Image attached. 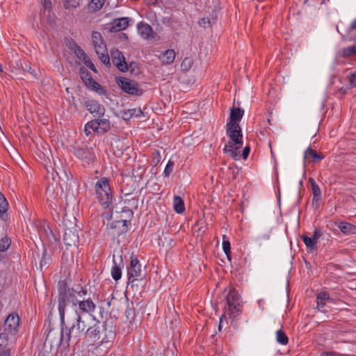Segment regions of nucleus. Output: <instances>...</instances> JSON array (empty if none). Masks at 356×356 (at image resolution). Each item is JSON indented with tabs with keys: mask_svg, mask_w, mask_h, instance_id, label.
I'll list each match as a JSON object with an SVG mask.
<instances>
[{
	"mask_svg": "<svg viewBox=\"0 0 356 356\" xmlns=\"http://www.w3.org/2000/svg\"><path fill=\"white\" fill-rule=\"evenodd\" d=\"M87 294V289L79 285L73 288H67L66 285L60 287L58 302L59 317L62 324L64 323L66 307L70 305L72 309L70 314L93 316L96 305L90 298H86Z\"/></svg>",
	"mask_w": 356,
	"mask_h": 356,
	"instance_id": "f257e3e1",
	"label": "nucleus"
},
{
	"mask_svg": "<svg viewBox=\"0 0 356 356\" xmlns=\"http://www.w3.org/2000/svg\"><path fill=\"white\" fill-rule=\"evenodd\" d=\"M94 316H76L67 314V325L64 320L63 324L60 321V345L68 346L70 340L72 339L76 341H79L83 337L87 332L92 320Z\"/></svg>",
	"mask_w": 356,
	"mask_h": 356,
	"instance_id": "f03ea898",
	"label": "nucleus"
},
{
	"mask_svg": "<svg viewBox=\"0 0 356 356\" xmlns=\"http://www.w3.org/2000/svg\"><path fill=\"white\" fill-rule=\"evenodd\" d=\"M87 330L83 337L92 342L99 341L101 343H107L115 337V330L111 324L107 322L102 323L95 317Z\"/></svg>",
	"mask_w": 356,
	"mask_h": 356,
	"instance_id": "7ed1b4c3",
	"label": "nucleus"
},
{
	"mask_svg": "<svg viewBox=\"0 0 356 356\" xmlns=\"http://www.w3.org/2000/svg\"><path fill=\"white\" fill-rule=\"evenodd\" d=\"M226 134L229 141L225 145L223 152L229 155L235 160L238 159L237 151L243 145L242 130L238 123L227 122L226 124Z\"/></svg>",
	"mask_w": 356,
	"mask_h": 356,
	"instance_id": "20e7f679",
	"label": "nucleus"
},
{
	"mask_svg": "<svg viewBox=\"0 0 356 356\" xmlns=\"http://www.w3.org/2000/svg\"><path fill=\"white\" fill-rule=\"evenodd\" d=\"M97 198L103 208H107L111 204L113 196L109 186V181L106 177H102L95 184Z\"/></svg>",
	"mask_w": 356,
	"mask_h": 356,
	"instance_id": "39448f33",
	"label": "nucleus"
},
{
	"mask_svg": "<svg viewBox=\"0 0 356 356\" xmlns=\"http://www.w3.org/2000/svg\"><path fill=\"white\" fill-rule=\"evenodd\" d=\"M241 300L238 291L234 289H231L226 296V306L225 314L229 318H235L241 312Z\"/></svg>",
	"mask_w": 356,
	"mask_h": 356,
	"instance_id": "423d86ee",
	"label": "nucleus"
},
{
	"mask_svg": "<svg viewBox=\"0 0 356 356\" xmlns=\"http://www.w3.org/2000/svg\"><path fill=\"white\" fill-rule=\"evenodd\" d=\"M118 84L122 90L131 95H141L143 90L139 87L137 82L128 78H121L117 81Z\"/></svg>",
	"mask_w": 356,
	"mask_h": 356,
	"instance_id": "0eeeda50",
	"label": "nucleus"
},
{
	"mask_svg": "<svg viewBox=\"0 0 356 356\" xmlns=\"http://www.w3.org/2000/svg\"><path fill=\"white\" fill-rule=\"evenodd\" d=\"M129 281L134 282L142 279L141 265L137 257L131 254L130 257V267L128 268Z\"/></svg>",
	"mask_w": 356,
	"mask_h": 356,
	"instance_id": "6e6552de",
	"label": "nucleus"
},
{
	"mask_svg": "<svg viewBox=\"0 0 356 356\" xmlns=\"http://www.w3.org/2000/svg\"><path fill=\"white\" fill-rule=\"evenodd\" d=\"M19 317L17 314L12 313L8 316L4 321L3 331L10 336H15L18 332Z\"/></svg>",
	"mask_w": 356,
	"mask_h": 356,
	"instance_id": "1a4fd4ad",
	"label": "nucleus"
},
{
	"mask_svg": "<svg viewBox=\"0 0 356 356\" xmlns=\"http://www.w3.org/2000/svg\"><path fill=\"white\" fill-rule=\"evenodd\" d=\"M88 127H92V131L97 134H104L110 129V121L104 117L97 118L88 122Z\"/></svg>",
	"mask_w": 356,
	"mask_h": 356,
	"instance_id": "9d476101",
	"label": "nucleus"
},
{
	"mask_svg": "<svg viewBox=\"0 0 356 356\" xmlns=\"http://www.w3.org/2000/svg\"><path fill=\"white\" fill-rule=\"evenodd\" d=\"M86 109L95 117H104L106 113L105 107L94 99H89L85 102Z\"/></svg>",
	"mask_w": 356,
	"mask_h": 356,
	"instance_id": "9b49d317",
	"label": "nucleus"
},
{
	"mask_svg": "<svg viewBox=\"0 0 356 356\" xmlns=\"http://www.w3.org/2000/svg\"><path fill=\"white\" fill-rule=\"evenodd\" d=\"M74 156L79 159L81 160L83 163L90 164L93 163L96 159L95 154L91 149L88 147L81 148L78 147L74 149Z\"/></svg>",
	"mask_w": 356,
	"mask_h": 356,
	"instance_id": "f8f14e48",
	"label": "nucleus"
},
{
	"mask_svg": "<svg viewBox=\"0 0 356 356\" xmlns=\"http://www.w3.org/2000/svg\"><path fill=\"white\" fill-rule=\"evenodd\" d=\"M113 64L121 72H125L128 70V65L125 61L123 54L118 49L111 51Z\"/></svg>",
	"mask_w": 356,
	"mask_h": 356,
	"instance_id": "ddd939ff",
	"label": "nucleus"
},
{
	"mask_svg": "<svg viewBox=\"0 0 356 356\" xmlns=\"http://www.w3.org/2000/svg\"><path fill=\"white\" fill-rule=\"evenodd\" d=\"M63 241L67 246H77L79 238L76 227L66 228L63 234Z\"/></svg>",
	"mask_w": 356,
	"mask_h": 356,
	"instance_id": "4468645a",
	"label": "nucleus"
},
{
	"mask_svg": "<svg viewBox=\"0 0 356 356\" xmlns=\"http://www.w3.org/2000/svg\"><path fill=\"white\" fill-rule=\"evenodd\" d=\"M92 40L96 54H102V52L106 51V45L104 41L102 34L99 32H92Z\"/></svg>",
	"mask_w": 356,
	"mask_h": 356,
	"instance_id": "2eb2a0df",
	"label": "nucleus"
},
{
	"mask_svg": "<svg viewBox=\"0 0 356 356\" xmlns=\"http://www.w3.org/2000/svg\"><path fill=\"white\" fill-rule=\"evenodd\" d=\"M130 21L131 19L126 17L114 19L111 24V30L115 32L124 30L129 26Z\"/></svg>",
	"mask_w": 356,
	"mask_h": 356,
	"instance_id": "dca6fc26",
	"label": "nucleus"
},
{
	"mask_svg": "<svg viewBox=\"0 0 356 356\" xmlns=\"http://www.w3.org/2000/svg\"><path fill=\"white\" fill-rule=\"evenodd\" d=\"M137 30L138 34L145 40L149 39L153 32L152 26L143 22H140L137 24Z\"/></svg>",
	"mask_w": 356,
	"mask_h": 356,
	"instance_id": "f3484780",
	"label": "nucleus"
},
{
	"mask_svg": "<svg viewBox=\"0 0 356 356\" xmlns=\"http://www.w3.org/2000/svg\"><path fill=\"white\" fill-rule=\"evenodd\" d=\"M175 51L174 49H167L161 54L159 58L163 64H172L175 58Z\"/></svg>",
	"mask_w": 356,
	"mask_h": 356,
	"instance_id": "a211bd4d",
	"label": "nucleus"
},
{
	"mask_svg": "<svg viewBox=\"0 0 356 356\" xmlns=\"http://www.w3.org/2000/svg\"><path fill=\"white\" fill-rule=\"evenodd\" d=\"M304 158L312 159V162L317 163L323 160L324 159V156L309 147L305 151Z\"/></svg>",
	"mask_w": 356,
	"mask_h": 356,
	"instance_id": "6ab92c4d",
	"label": "nucleus"
},
{
	"mask_svg": "<svg viewBox=\"0 0 356 356\" xmlns=\"http://www.w3.org/2000/svg\"><path fill=\"white\" fill-rule=\"evenodd\" d=\"M244 110L241 108H232L230 111L229 120L227 122L238 123L243 118Z\"/></svg>",
	"mask_w": 356,
	"mask_h": 356,
	"instance_id": "aec40b11",
	"label": "nucleus"
},
{
	"mask_svg": "<svg viewBox=\"0 0 356 356\" xmlns=\"http://www.w3.org/2000/svg\"><path fill=\"white\" fill-rule=\"evenodd\" d=\"M124 120H129L133 117L140 118L143 115V113L140 108L124 110L122 112Z\"/></svg>",
	"mask_w": 356,
	"mask_h": 356,
	"instance_id": "412c9836",
	"label": "nucleus"
},
{
	"mask_svg": "<svg viewBox=\"0 0 356 356\" xmlns=\"http://www.w3.org/2000/svg\"><path fill=\"white\" fill-rule=\"evenodd\" d=\"M337 227L344 234H353L356 233V226L346 222H340Z\"/></svg>",
	"mask_w": 356,
	"mask_h": 356,
	"instance_id": "4be33fe9",
	"label": "nucleus"
},
{
	"mask_svg": "<svg viewBox=\"0 0 356 356\" xmlns=\"http://www.w3.org/2000/svg\"><path fill=\"white\" fill-rule=\"evenodd\" d=\"M124 203L126 204V206H124L122 209V212H127L129 216H133L134 212L132 209H129L128 207H131L132 208L136 209L138 207V200L136 198L132 197L131 199H125L124 200Z\"/></svg>",
	"mask_w": 356,
	"mask_h": 356,
	"instance_id": "5701e85b",
	"label": "nucleus"
},
{
	"mask_svg": "<svg viewBox=\"0 0 356 356\" xmlns=\"http://www.w3.org/2000/svg\"><path fill=\"white\" fill-rule=\"evenodd\" d=\"M313 193V202H318L321 199V191L318 184L316 183L315 180L313 178H309V179Z\"/></svg>",
	"mask_w": 356,
	"mask_h": 356,
	"instance_id": "b1692460",
	"label": "nucleus"
},
{
	"mask_svg": "<svg viewBox=\"0 0 356 356\" xmlns=\"http://www.w3.org/2000/svg\"><path fill=\"white\" fill-rule=\"evenodd\" d=\"M302 240L304 242L307 252H312L317 250V243L312 240L311 237L307 236H302Z\"/></svg>",
	"mask_w": 356,
	"mask_h": 356,
	"instance_id": "393cba45",
	"label": "nucleus"
},
{
	"mask_svg": "<svg viewBox=\"0 0 356 356\" xmlns=\"http://www.w3.org/2000/svg\"><path fill=\"white\" fill-rule=\"evenodd\" d=\"M174 209L177 213H182L185 210L184 200L179 196H175L173 200Z\"/></svg>",
	"mask_w": 356,
	"mask_h": 356,
	"instance_id": "a878e982",
	"label": "nucleus"
},
{
	"mask_svg": "<svg viewBox=\"0 0 356 356\" xmlns=\"http://www.w3.org/2000/svg\"><path fill=\"white\" fill-rule=\"evenodd\" d=\"M8 209V202L4 195L0 192V217L4 219V215Z\"/></svg>",
	"mask_w": 356,
	"mask_h": 356,
	"instance_id": "bb28decb",
	"label": "nucleus"
},
{
	"mask_svg": "<svg viewBox=\"0 0 356 356\" xmlns=\"http://www.w3.org/2000/svg\"><path fill=\"white\" fill-rule=\"evenodd\" d=\"M105 0H91L88 3V9L91 12L99 10L104 5Z\"/></svg>",
	"mask_w": 356,
	"mask_h": 356,
	"instance_id": "cd10ccee",
	"label": "nucleus"
},
{
	"mask_svg": "<svg viewBox=\"0 0 356 356\" xmlns=\"http://www.w3.org/2000/svg\"><path fill=\"white\" fill-rule=\"evenodd\" d=\"M114 266L111 268V276L115 281L119 280L122 277L121 268L117 265L116 262L113 261Z\"/></svg>",
	"mask_w": 356,
	"mask_h": 356,
	"instance_id": "c85d7f7f",
	"label": "nucleus"
},
{
	"mask_svg": "<svg viewBox=\"0 0 356 356\" xmlns=\"http://www.w3.org/2000/svg\"><path fill=\"white\" fill-rule=\"evenodd\" d=\"M276 340L282 345H286L289 342L288 337L282 330L276 332Z\"/></svg>",
	"mask_w": 356,
	"mask_h": 356,
	"instance_id": "c756f323",
	"label": "nucleus"
},
{
	"mask_svg": "<svg viewBox=\"0 0 356 356\" xmlns=\"http://www.w3.org/2000/svg\"><path fill=\"white\" fill-rule=\"evenodd\" d=\"M10 336L6 332L3 331L0 333V350L7 346Z\"/></svg>",
	"mask_w": 356,
	"mask_h": 356,
	"instance_id": "7c9ffc66",
	"label": "nucleus"
},
{
	"mask_svg": "<svg viewBox=\"0 0 356 356\" xmlns=\"http://www.w3.org/2000/svg\"><path fill=\"white\" fill-rule=\"evenodd\" d=\"M11 243L10 238L4 236L0 239V252H4L8 249Z\"/></svg>",
	"mask_w": 356,
	"mask_h": 356,
	"instance_id": "2f4dec72",
	"label": "nucleus"
},
{
	"mask_svg": "<svg viewBox=\"0 0 356 356\" xmlns=\"http://www.w3.org/2000/svg\"><path fill=\"white\" fill-rule=\"evenodd\" d=\"M327 300L329 302H333V300L330 297V294L325 291H321L316 295V302L319 301H325Z\"/></svg>",
	"mask_w": 356,
	"mask_h": 356,
	"instance_id": "473e14b6",
	"label": "nucleus"
},
{
	"mask_svg": "<svg viewBox=\"0 0 356 356\" xmlns=\"http://www.w3.org/2000/svg\"><path fill=\"white\" fill-rule=\"evenodd\" d=\"M193 65V60L191 58L186 57L185 58L181 64V68L183 71L187 72L188 71Z\"/></svg>",
	"mask_w": 356,
	"mask_h": 356,
	"instance_id": "72a5a7b5",
	"label": "nucleus"
},
{
	"mask_svg": "<svg viewBox=\"0 0 356 356\" xmlns=\"http://www.w3.org/2000/svg\"><path fill=\"white\" fill-rule=\"evenodd\" d=\"M99 56V58L101 60V61L106 66L110 67L111 63H110V57L108 54V51L105 52H102V54H97Z\"/></svg>",
	"mask_w": 356,
	"mask_h": 356,
	"instance_id": "f704fd0d",
	"label": "nucleus"
},
{
	"mask_svg": "<svg viewBox=\"0 0 356 356\" xmlns=\"http://www.w3.org/2000/svg\"><path fill=\"white\" fill-rule=\"evenodd\" d=\"M74 50L75 54L79 58L83 59V60L88 59V57L87 56L84 51L79 46L75 44Z\"/></svg>",
	"mask_w": 356,
	"mask_h": 356,
	"instance_id": "c9c22d12",
	"label": "nucleus"
},
{
	"mask_svg": "<svg viewBox=\"0 0 356 356\" xmlns=\"http://www.w3.org/2000/svg\"><path fill=\"white\" fill-rule=\"evenodd\" d=\"M79 6V0H66L64 7L66 9H74Z\"/></svg>",
	"mask_w": 356,
	"mask_h": 356,
	"instance_id": "e433bc0d",
	"label": "nucleus"
},
{
	"mask_svg": "<svg viewBox=\"0 0 356 356\" xmlns=\"http://www.w3.org/2000/svg\"><path fill=\"white\" fill-rule=\"evenodd\" d=\"M80 74L81 78L85 82V83H87L90 81V79H92L90 74L84 67L80 68Z\"/></svg>",
	"mask_w": 356,
	"mask_h": 356,
	"instance_id": "4c0bfd02",
	"label": "nucleus"
},
{
	"mask_svg": "<svg viewBox=\"0 0 356 356\" xmlns=\"http://www.w3.org/2000/svg\"><path fill=\"white\" fill-rule=\"evenodd\" d=\"M222 249L227 257L229 258L231 253V247L229 240L225 239V236H223Z\"/></svg>",
	"mask_w": 356,
	"mask_h": 356,
	"instance_id": "58836bf2",
	"label": "nucleus"
},
{
	"mask_svg": "<svg viewBox=\"0 0 356 356\" xmlns=\"http://www.w3.org/2000/svg\"><path fill=\"white\" fill-rule=\"evenodd\" d=\"M88 87H90L92 90L99 92L100 90H102V86L96 82L92 78L90 79V81L86 83Z\"/></svg>",
	"mask_w": 356,
	"mask_h": 356,
	"instance_id": "ea45409f",
	"label": "nucleus"
},
{
	"mask_svg": "<svg viewBox=\"0 0 356 356\" xmlns=\"http://www.w3.org/2000/svg\"><path fill=\"white\" fill-rule=\"evenodd\" d=\"M173 167H174V162L172 161L171 160H169L167 165H165L164 170H163V175L165 177H169L173 170Z\"/></svg>",
	"mask_w": 356,
	"mask_h": 356,
	"instance_id": "a19ab883",
	"label": "nucleus"
},
{
	"mask_svg": "<svg viewBox=\"0 0 356 356\" xmlns=\"http://www.w3.org/2000/svg\"><path fill=\"white\" fill-rule=\"evenodd\" d=\"M347 77L350 86L351 88H355L356 86V70L353 73L348 74Z\"/></svg>",
	"mask_w": 356,
	"mask_h": 356,
	"instance_id": "79ce46f5",
	"label": "nucleus"
},
{
	"mask_svg": "<svg viewBox=\"0 0 356 356\" xmlns=\"http://www.w3.org/2000/svg\"><path fill=\"white\" fill-rule=\"evenodd\" d=\"M321 236H322V232L319 229H315L313 232L312 236L310 237L312 238V240H314V241H316L317 243L318 238Z\"/></svg>",
	"mask_w": 356,
	"mask_h": 356,
	"instance_id": "37998d69",
	"label": "nucleus"
},
{
	"mask_svg": "<svg viewBox=\"0 0 356 356\" xmlns=\"http://www.w3.org/2000/svg\"><path fill=\"white\" fill-rule=\"evenodd\" d=\"M342 52L344 56H349L354 54L350 47L343 49Z\"/></svg>",
	"mask_w": 356,
	"mask_h": 356,
	"instance_id": "c03bdc74",
	"label": "nucleus"
},
{
	"mask_svg": "<svg viewBox=\"0 0 356 356\" xmlns=\"http://www.w3.org/2000/svg\"><path fill=\"white\" fill-rule=\"evenodd\" d=\"M340 354L334 351H323L321 353V356H339Z\"/></svg>",
	"mask_w": 356,
	"mask_h": 356,
	"instance_id": "a18cd8bd",
	"label": "nucleus"
},
{
	"mask_svg": "<svg viewBox=\"0 0 356 356\" xmlns=\"http://www.w3.org/2000/svg\"><path fill=\"white\" fill-rule=\"evenodd\" d=\"M198 24L200 26L205 27L207 24H210V21L207 18H202L199 19Z\"/></svg>",
	"mask_w": 356,
	"mask_h": 356,
	"instance_id": "49530a36",
	"label": "nucleus"
},
{
	"mask_svg": "<svg viewBox=\"0 0 356 356\" xmlns=\"http://www.w3.org/2000/svg\"><path fill=\"white\" fill-rule=\"evenodd\" d=\"M85 61L86 65L93 72H96L95 67L94 64L91 62V60L88 58L86 59Z\"/></svg>",
	"mask_w": 356,
	"mask_h": 356,
	"instance_id": "de8ad7c7",
	"label": "nucleus"
},
{
	"mask_svg": "<svg viewBox=\"0 0 356 356\" xmlns=\"http://www.w3.org/2000/svg\"><path fill=\"white\" fill-rule=\"evenodd\" d=\"M250 148L249 147H245L242 152V156L244 159H246L250 154Z\"/></svg>",
	"mask_w": 356,
	"mask_h": 356,
	"instance_id": "09e8293b",
	"label": "nucleus"
},
{
	"mask_svg": "<svg viewBox=\"0 0 356 356\" xmlns=\"http://www.w3.org/2000/svg\"><path fill=\"white\" fill-rule=\"evenodd\" d=\"M43 6L46 10H50L51 7V2L50 0H44Z\"/></svg>",
	"mask_w": 356,
	"mask_h": 356,
	"instance_id": "8fccbe9b",
	"label": "nucleus"
},
{
	"mask_svg": "<svg viewBox=\"0 0 356 356\" xmlns=\"http://www.w3.org/2000/svg\"><path fill=\"white\" fill-rule=\"evenodd\" d=\"M91 130H92V127H88V122H87L86 124L85 125V129H84L85 134L87 136H88L90 134H91Z\"/></svg>",
	"mask_w": 356,
	"mask_h": 356,
	"instance_id": "3c124183",
	"label": "nucleus"
},
{
	"mask_svg": "<svg viewBox=\"0 0 356 356\" xmlns=\"http://www.w3.org/2000/svg\"><path fill=\"white\" fill-rule=\"evenodd\" d=\"M0 356H10V351L9 349L3 350L0 352Z\"/></svg>",
	"mask_w": 356,
	"mask_h": 356,
	"instance_id": "603ef678",
	"label": "nucleus"
},
{
	"mask_svg": "<svg viewBox=\"0 0 356 356\" xmlns=\"http://www.w3.org/2000/svg\"><path fill=\"white\" fill-rule=\"evenodd\" d=\"M226 316H227V314H225L224 313V314H222V315L221 316V317L220 318V323H219V325H218V330H219V331H220V330H221V328H222V321H223V318H226Z\"/></svg>",
	"mask_w": 356,
	"mask_h": 356,
	"instance_id": "864d4df0",
	"label": "nucleus"
},
{
	"mask_svg": "<svg viewBox=\"0 0 356 356\" xmlns=\"http://www.w3.org/2000/svg\"><path fill=\"white\" fill-rule=\"evenodd\" d=\"M316 304L318 309H323L325 306L324 301L316 302Z\"/></svg>",
	"mask_w": 356,
	"mask_h": 356,
	"instance_id": "5fc2aeb1",
	"label": "nucleus"
},
{
	"mask_svg": "<svg viewBox=\"0 0 356 356\" xmlns=\"http://www.w3.org/2000/svg\"><path fill=\"white\" fill-rule=\"evenodd\" d=\"M159 161H160V155H159V153H157V156L156 157L155 156L154 158V161L156 164L159 162Z\"/></svg>",
	"mask_w": 356,
	"mask_h": 356,
	"instance_id": "6e6d98bb",
	"label": "nucleus"
},
{
	"mask_svg": "<svg viewBox=\"0 0 356 356\" xmlns=\"http://www.w3.org/2000/svg\"><path fill=\"white\" fill-rule=\"evenodd\" d=\"M352 50H353V53L355 54H356V44L355 45H353V46H350Z\"/></svg>",
	"mask_w": 356,
	"mask_h": 356,
	"instance_id": "4d7b16f0",
	"label": "nucleus"
},
{
	"mask_svg": "<svg viewBox=\"0 0 356 356\" xmlns=\"http://www.w3.org/2000/svg\"><path fill=\"white\" fill-rule=\"evenodd\" d=\"M122 222H123V225L127 226V223H128V220H122Z\"/></svg>",
	"mask_w": 356,
	"mask_h": 356,
	"instance_id": "13d9d810",
	"label": "nucleus"
},
{
	"mask_svg": "<svg viewBox=\"0 0 356 356\" xmlns=\"http://www.w3.org/2000/svg\"><path fill=\"white\" fill-rule=\"evenodd\" d=\"M0 72H3V66L1 64H0Z\"/></svg>",
	"mask_w": 356,
	"mask_h": 356,
	"instance_id": "bf43d9fd",
	"label": "nucleus"
},
{
	"mask_svg": "<svg viewBox=\"0 0 356 356\" xmlns=\"http://www.w3.org/2000/svg\"><path fill=\"white\" fill-rule=\"evenodd\" d=\"M29 73H30L31 74H33V71H32V70H31V67L29 68Z\"/></svg>",
	"mask_w": 356,
	"mask_h": 356,
	"instance_id": "052dcab7",
	"label": "nucleus"
},
{
	"mask_svg": "<svg viewBox=\"0 0 356 356\" xmlns=\"http://www.w3.org/2000/svg\"><path fill=\"white\" fill-rule=\"evenodd\" d=\"M264 238H265L266 239H268V238H269V235H265V236H264Z\"/></svg>",
	"mask_w": 356,
	"mask_h": 356,
	"instance_id": "680f3d73",
	"label": "nucleus"
}]
</instances>
